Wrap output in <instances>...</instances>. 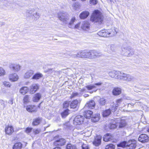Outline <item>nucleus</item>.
Wrapping results in <instances>:
<instances>
[{
    "instance_id": "obj_1",
    "label": "nucleus",
    "mask_w": 149,
    "mask_h": 149,
    "mask_svg": "<svg viewBox=\"0 0 149 149\" xmlns=\"http://www.w3.org/2000/svg\"><path fill=\"white\" fill-rule=\"evenodd\" d=\"M103 19V17L102 13L97 10L94 11L91 18V20L94 22L101 23Z\"/></svg>"
},
{
    "instance_id": "obj_2",
    "label": "nucleus",
    "mask_w": 149,
    "mask_h": 149,
    "mask_svg": "<svg viewBox=\"0 0 149 149\" xmlns=\"http://www.w3.org/2000/svg\"><path fill=\"white\" fill-rule=\"evenodd\" d=\"M93 112L92 111L88 110L84 112V115L86 118L89 119L91 118V120L93 122H95L98 121L99 119L100 115L99 114L93 115Z\"/></svg>"
},
{
    "instance_id": "obj_3",
    "label": "nucleus",
    "mask_w": 149,
    "mask_h": 149,
    "mask_svg": "<svg viewBox=\"0 0 149 149\" xmlns=\"http://www.w3.org/2000/svg\"><path fill=\"white\" fill-rule=\"evenodd\" d=\"M136 142L134 140H131L129 141L127 143L125 141H124L121 142L117 146L118 147L125 148L126 146L129 147L128 149H135L136 146Z\"/></svg>"
},
{
    "instance_id": "obj_4",
    "label": "nucleus",
    "mask_w": 149,
    "mask_h": 149,
    "mask_svg": "<svg viewBox=\"0 0 149 149\" xmlns=\"http://www.w3.org/2000/svg\"><path fill=\"white\" fill-rule=\"evenodd\" d=\"M133 49L130 47L124 45L122 47V54L125 56H130L134 54Z\"/></svg>"
},
{
    "instance_id": "obj_5",
    "label": "nucleus",
    "mask_w": 149,
    "mask_h": 149,
    "mask_svg": "<svg viewBox=\"0 0 149 149\" xmlns=\"http://www.w3.org/2000/svg\"><path fill=\"white\" fill-rule=\"evenodd\" d=\"M58 18L64 23H68L69 16L64 11L60 12L58 14Z\"/></svg>"
},
{
    "instance_id": "obj_6",
    "label": "nucleus",
    "mask_w": 149,
    "mask_h": 149,
    "mask_svg": "<svg viewBox=\"0 0 149 149\" xmlns=\"http://www.w3.org/2000/svg\"><path fill=\"white\" fill-rule=\"evenodd\" d=\"M133 78V77L131 75L121 72L120 80L129 81L132 80Z\"/></svg>"
},
{
    "instance_id": "obj_7",
    "label": "nucleus",
    "mask_w": 149,
    "mask_h": 149,
    "mask_svg": "<svg viewBox=\"0 0 149 149\" xmlns=\"http://www.w3.org/2000/svg\"><path fill=\"white\" fill-rule=\"evenodd\" d=\"M84 118L83 116L78 115L76 116L74 120V124L77 125L81 124L83 122Z\"/></svg>"
},
{
    "instance_id": "obj_8",
    "label": "nucleus",
    "mask_w": 149,
    "mask_h": 149,
    "mask_svg": "<svg viewBox=\"0 0 149 149\" xmlns=\"http://www.w3.org/2000/svg\"><path fill=\"white\" fill-rule=\"evenodd\" d=\"M121 72L120 71H113L109 72V75L111 77L120 79Z\"/></svg>"
},
{
    "instance_id": "obj_9",
    "label": "nucleus",
    "mask_w": 149,
    "mask_h": 149,
    "mask_svg": "<svg viewBox=\"0 0 149 149\" xmlns=\"http://www.w3.org/2000/svg\"><path fill=\"white\" fill-rule=\"evenodd\" d=\"M28 13L29 14L28 15L29 16H33L34 18V19L36 20L38 19L40 17V14L37 12H35V10L34 9H32L28 10Z\"/></svg>"
},
{
    "instance_id": "obj_10",
    "label": "nucleus",
    "mask_w": 149,
    "mask_h": 149,
    "mask_svg": "<svg viewBox=\"0 0 149 149\" xmlns=\"http://www.w3.org/2000/svg\"><path fill=\"white\" fill-rule=\"evenodd\" d=\"M55 139L54 144L55 146H62L64 145L66 142L65 140L62 138H58L57 139Z\"/></svg>"
},
{
    "instance_id": "obj_11",
    "label": "nucleus",
    "mask_w": 149,
    "mask_h": 149,
    "mask_svg": "<svg viewBox=\"0 0 149 149\" xmlns=\"http://www.w3.org/2000/svg\"><path fill=\"white\" fill-rule=\"evenodd\" d=\"M85 51H81L77 54H72L71 56L73 58H85Z\"/></svg>"
},
{
    "instance_id": "obj_12",
    "label": "nucleus",
    "mask_w": 149,
    "mask_h": 149,
    "mask_svg": "<svg viewBox=\"0 0 149 149\" xmlns=\"http://www.w3.org/2000/svg\"><path fill=\"white\" fill-rule=\"evenodd\" d=\"M149 139L148 135L145 134H141L138 138V141L143 143L148 142Z\"/></svg>"
},
{
    "instance_id": "obj_13",
    "label": "nucleus",
    "mask_w": 149,
    "mask_h": 149,
    "mask_svg": "<svg viewBox=\"0 0 149 149\" xmlns=\"http://www.w3.org/2000/svg\"><path fill=\"white\" fill-rule=\"evenodd\" d=\"M20 67L19 65L17 64L11 63L9 65V67L10 69L15 72L19 71L20 69Z\"/></svg>"
},
{
    "instance_id": "obj_14",
    "label": "nucleus",
    "mask_w": 149,
    "mask_h": 149,
    "mask_svg": "<svg viewBox=\"0 0 149 149\" xmlns=\"http://www.w3.org/2000/svg\"><path fill=\"white\" fill-rule=\"evenodd\" d=\"M39 88V86L38 84H33L30 86V92L31 94H33L37 91Z\"/></svg>"
},
{
    "instance_id": "obj_15",
    "label": "nucleus",
    "mask_w": 149,
    "mask_h": 149,
    "mask_svg": "<svg viewBox=\"0 0 149 149\" xmlns=\"http://www.w3.org/2000/svg\"><path fill=\"white\" fill-rule=\"evenodd\" d=\"M109 37H112L115 36L117 34V32L114 27H112L111 29L107 30Z\"/></svg>"
},
{
    "instance_id": "obj_16",
    "label": "nucleus",
    "mask_w": 149,
    "mask_h": 149,
    "mask_svg": "<svg viewBox=\"0 0 149 149\" xmlns=\"http://www.w3.org/2000/svg\"><path fill=\"white\" fill-rule=\"evenodd\" d=\"M101 139L102 137L100 136H97L93 142V144L96 146H98L101 143Z\"/></svg>"
},
{
    "instance_id": "obj_17",
    "label": "nucleus",
    "mask_w": 149,
    "mask_h": 149,
    "mask_svg": "<svg viewBox=\"0 0 149 149\" xmlns=\"http://www.w3.org/2000/svg\"><path fill=\"white\" fill-rule=\"evenodd\" d=\"M95 106V103L93 100H91L87 102L84 108H88L90 109H93L94 108Z\"/></svg>"
},
{
    "instance_id": "obj_18",
    "label": "nucleus",
    "mask_w": 149,
    "mask_h": 149,
    "mask_svg": "<svg viewBox=\"0 0 149 149\" xmlns=\"http://www.w3.org/2000/svg\"><path fill=\"white\" fill-rule=\"evenodd\" d=\"M81 27L83 30L88 31L90 28V24L87 21H85L82 22Z\"/></svg>"
},
{
    "instance_id": "obj_19",
    "label": "nucleus",
    "mask_w": 149,
    "mask_h": 149,
    "mask_svg": "<svg viewBox=\"0 0 149 149\" xmlns=\"http://www.w3.org/2000/svg\"><path fill=\"white\" fill-rule=\"evenodd\" d=\"M5 132L6 134L10 135L14 132L13 128L12 126L8 125L5 128Z\"/></svg>"
},
{
    "instance_id": "obj_20",
    "label": "nucleus",
    "mask_w": 149,
    "mask_h": 149,
    "mask_svg": "<svg viewBox=\"0 0 149 149\" xmlns=\"http://www.w3.org/2000/svg\"><path fill=\"white\" fill-rule=\"evenodd\" d=\"M9 80L11 81H15L19 79L18 75L16 73L12 74L9 76Z\"/></svg>"
},
{
    "instance_id": "obj_21",
    "label": "nucleus",
    "mask_w": 149,
    "mask_h": 149,
    "mask_svg": "<svg viewBox=\"0 0 149 149\" xmlns=\"http://www.w3.org/2000/svg\"><path fill=\"white\" fill-rule=\"evenodd\" d=\"M113 138V136L110 134H107L106 135H104L103 137V140L105 142L112 140Z\"/></svg>"
},
{
    "instance_id": "obj_22",
    "label": "nucleus",
    "mask_w": 149,
    "mask_h": 149,
    "mask_svg": "<svg viewBox=\"0 0 149 149\" xmlns=\"http://www.w3.org/2000/svg\"><path fill=\"white\" fill-rule=\"evenodd\" d=\"M107 33V30H102L99 31L98 33V35L100 36L103 37H109L108 34Z\"/></svg>"
},
{
    "instance_id": "obj_23",
    "label": "nucleus",
    "mask_w": 149,
    "mask_h": 149,
    "mask_svg": "<svg viewBox=\"0 0 149 149\" xmlns=\"http://www.w3.org/2000/svg\"><path fill=\"white\" fill-rule=\"evenodd\" d=\"M118 123H117L119 127H123L125 126L126 125V123L125 120L121 119H119L118 120Z\"/></svg>"
},
{
    "instance_id": "obj_24",
    "label": "nucleus",
    "mask_w": 149,
    "mask_h": 149,
    "mask_svg": "<svg viewBox=\"0 0 149 149\" xmlns=\"http://www.w3.org/2000/svg\"><path fill=\"white\" fill-rule=\"evenodd\" d=\"M34 74V71L30 70L24 74V77L25 78L29 79Z\"/></svg>"
},
{
    "instance_id": "obj_25",
    "label": "nucleus",
    "mask_w": 149,
    "mask_h": 149,
    "mask_svg": "<svg viewBox=\"0 0 149 149\" xmlns=\"http://www.w3.org/2000/svg\"><path fill=\"white\" fill-rule=\"evenodd\" d=\"M89 14V13L88 11H85L80 14L79 17L81 19H84L87 17Z\"/></svg>"
},
{
    "instance_id": "obj_26",
    "label": "nucleus",
    "mask_w": 149,
    "mask_h": 149,
    "mask_svg": "<svg viewBox=\"0 0 149 149\" xmlns=\"http://www.w3.org/2000/svg\"><path fill=\"white\" fill-rule=\"evenodd\" d=\"M43 76L42 74L40 73H37L33 75L31 79L35 80H38L42 78Z\"/></svg>"
},
{
    "instance_id": "obj_27",
    "label": "nucleus",
    "mask_w": 149,
    "mask_h": 149,
    "mask_svg": "<svg viewBox=\"0 0 149 149\" xmlns=\"http://www.w3.org/2000/svg\"><path fill=\"white\" fill-rule=\"evenodd\" d=\"M112 92L113 95H118L121 93V89L118 88H115L113 90Z\"/></svg>"
},
{
    "instance_id": "obj_28",
    "label": "nucleus",
    "mask_w": 149,
    "mask_h": 149,
    "mask_svg": "<svg viewBox=\"0 0 149 149\" xmlns=\"http://www.w3.org/2000/svg\"><path fill=\"white\" fill-rule=\"evenodd\" d=\"M26 109L29 112H33L36 110V107L33 105H28L26 107Z\"/></svg>"
},
{
    "instance_id": "obj_29",
    "label": "nucleus",
    "mask_w": 149,
    "mask_h": 149,
    "mask_svg": "<svg viewBox=\"0 0 149 149\" xmlns=\"http://www.w3.org/2000/svg\"><path fill=\"white\" fill-rule=\"evenodd\" d=\"M78 104V101L77 100L73 101L71 103L70 107L71 108L76 109Z\"/></svg>"
},
{
    "instance_id": "obj_30",
    "label": "nucleus",
    "mask_w": 149,
    "mask_h": 149,
    "mask_svg": "<svg viewBox=\"0 0 149 149\" xmlns=\"http://www.w3.org/2000/svg\"><path fill=\"white\" fill-rule=\"evenodd\" d=\"M111 113V110L109 109L104 111L102 113V115L104 117H107Z\"/></svg>"
},
{
    "instance_id": "obj_31",
    "label": "nucleus",
    "mask_w": 149,
    "mask_h": 149,
    "mask_svg": "<svg viewBox=\"0 0 149 149\" xmlns=\"http://www.w3.org/2000/svg\"><path fill=\"white\" fill-rule=\"evenodd\" d=\"M41 97V95L39 93H37L34 95L33 100L34 102H38Z\"/></svg>"
},
{
    "instance_id": "obj_32",
    "label": "nucleus",
    "mask_w": 149,
    "mask_h": 149,
    "mask_svg": "<svg viewBox=\"0 0 149 149\" xmlns=\"http://www.w3.org/2000/svg\"><path fill=\"white\" fill-rule=\"evenodd\" d=\"M29 88L27 87H23L20 90V93L22 94H25L28 91Z\"/></svg>"
},
{
    "instance_id": "obj_33",
    "label": "nucleus",
    "mask_w": 149,
    "mask_h": 149,
    "mask_svg": "<svg viewBox=\"0 0 149 149\" xmlns=\"http://www.w3.org/2000/svg\"><path fill=\"white\" fill-rule=\"evenodd\" d=\"M7 105L6 103L2 100H0V109L3 110L6 107Z\"/></svg>"
},
{
    "instance_id": "obj_34",
    "label": "nucleus",
    "mask_w": 149,
    "mask_h": 149,
    "mask_svg": "<svg viewBox=\"0 0 149 149\" xmlns=\"http://www.w3.org/2000/svg\"><path fill=\"white\" fill-rule=\"evenodd\" d=\"M22 144L20 143H15L13 147V149H21L22 147Z\"/></svg>"
},
{
    "instance_id": "obj_35",
    "label": "nucleus",
    "mask_w": 149,
    "mask_h": 149,
    "mask_svg": "<svg viewBox=\"0 0 149 149\" xmlns=\"http://www.w3.org/2000/svg\"><path fill=\"white\" fill-rule=\"evenodd\" d=\"M75 21V18L73 17L71 19L70 22L68 24V27L70 28H73L74 25V23Z\"/></svg>"
},
{
    "instance_id": "obj_36",
    "label": "nucleus",
    "mask_w": 149,
    "mask_h": 149,
    "mask_svg": "<svg viewBox=\"0 0 149 149\" xmlns=\"http://www.w3.org/2000/svg\"><path fill=\"white\" fill-rule=\"evenodd\" d=\"M41 121V120L40 118H37L34 120L32 124L33 125H37L40 123Z\"/></svg>"
},
{
    "instance_id": "obj_37",
    "label": "nucleus",
    "mask_w": 149,
    "mask_h": 149,
    "mask_svg": "<svg viewBox=\"0 0 149 149\" xmlns=\"http://www.w3.org/2000/svg\"><path fill=\"white\" fill-rule=\"evenodd\" d=\"M66 149H77L75 145L71 143L68 144L66 146Z\"/></svg>"
},
{
    "instance_id": "obj_38",
    "label": "nucleus",
    "mask_w": 149,
    "mask_h": 149,
    "mask_svg": "<svg viewBox=\"0 0 149 149\" xmlns=\"http://www.w3.org/2000/svg\"><path fill=\"white\" fill-rule=\"evenodd\" d=\"M81 95L82 94L81 93L74 92L72 94L70 97L71 98H72L76 97H80Z\"/></svg>"
},
{
    "instance_id": "obj_39",
    "label": "nucleus",
    "mask_w": 149,
    "mask_h": 149,
    "mask_svg": "<svg viewBox=\"0 0 149 149\" xmlns=\"http://www.w3.org/2000/svg\"><path fill=\"white\" fill-rule=\"evenodd\" d=\"M107 102V100L104 98H101L99 101V103L102 105H104Z\"/></svg>"
},
{
    "instance_id": "obj_40",
    "label": "nucleus",
    "mask_w": 149,
    "mask_h": 149,
    "mask_svg": "<svg viewBox=\"0 0 149 149\" xmlns=\"http://www.w3.org/2000/svg\"><path fill=\"white\" fill-rule=\"evenodd\" d=\"M68 110L67 109L61 113V115L63 118H65L68 115Z\"/></svg>"
},
{
    "instance_id": "obj_41",
    "label": "nucleus",
    "mask_w": 149,
    "mask_h": 149,
    "mask_svg": "<svg viewBox=\"0 0 149 149\" xmlns=\"http://www.w3.org/2000/svg\"><path fill=\"white\" fill-rule=\"evenodd\" d=\"M94 55L95 58L102 56V54L100 52L94 50Z\"/></svg>"
},
{
    "instance_id": "obj_42",
    "label": "nucleus",
    "mask_w": 149,
    "mask_h": 149,
    "mask_svg": "<svg viewBox=\"0 0 149 149\" xmlns=\"http://www.w3.org/2000/svg\"><path fill=\"white\" fill-rule=\"evenodd\" d=\"M86 88L88 90H91L96 88V86L94 84H90L86 86Z\"/></svg>"
},
{
    "instance_id": "obj_43",
    "label": "nucleus",
    "mask_w": 149,
    "mask_h": 149,
    "mask_svg": "<svg viewBox=\"0 0 149 149\" xmlns=\"http://www.w3.org/2000/svg\"><path fill=\"white\" fill-rule=\"evenodd\" d=\"M90 59H93L95 58V56L94 55V50H93L90 51Z\"/></svg>"
},
{
    "instance_id": "obj_44",
    "label": "nucleus",
    "mask_w": 149,
    "mask_h": 149,
    "mask_svg": "<svg viewBox=\"0 0 149 149\" xmlns=\"http://www.w3.org/2000/svg\"><path fill=\"white\" fill-rule=\"evenodd\" d=\"M115 146L112 144L107 145L105 147V149H113Z\"/></svg>"
},
{
    "instance_id": "obj_45",
    "label": "nucleus",
    "mask_w": 149,
    "mask_h": 149,
    "mask_svg": "<svg viewBox=\"0 0 149 149\" xmlns=\"http://www.w3.org/2000/svg\"><path fill=\"white\" fill-rule=\"evenodd\" d=\"M23 101L24 103L25 104L29 102V97L28 95H26L24 98Z\"/></svg>"
},
{
    "instance_id": "obj_46",
    "label": "nucleus",
    "mask_w": 149,
    "mask_h": 149,
    "mask_svg": "<svg viewBox=\"0 0 149 149\" xmlns=\"http://www.w3.org/2000/svg\"><path fill=\"white\" fill-rule=\"evenodd\" d=\"M5 74V70L2 68L0 67V76L3 75Z\"/></svg>"
},
{
    "instance_id": "obj_47",
    "label": "nucleus",
    "mask_w": 149,
    "mask_h": 149,
    "mask_svg": "<svg viewBox=\"0 0 149 149\" xmlns=\"http://www.w3.org/2000/svg\"><path fill=\"white\" fill-rule=\"evenodd\" d=\"M32 130V128L30 127H28L26 128L25 132L27 134H29L31 132Z\"/></svg>"
},
{
    "instance_id": "obj_48",
    "label": "nucleus",
    "mask_w": 149,
    "mask_h": 149,
    "mask_svg": "<svg viewBox=\"0 0 149 149\" xmlns=\"http://www.w3.org/2000/svg\"><path fill=\"white\" fill-rule=\"evenodd\" d=\"M90 3L91 4L95 5L96 4L97 2V0H90Z\"/></svg>"
},
{
    "instance_id": "obj_49",
    "label": "nucleus",
    "mask_w": 149,
    "mask_h": 149,
    "mask_svg": "<svg viewBox=\"0 0 149 149\" xmlns=\"http://www.w3.org/2000/svg\"><path fill=\"white\" fill-rule=\"evenodd\" d=\"M118 125L117 124V125L113 124H111L109 127L110 129H113L116 128L117 126H118Z\"/></svg>"
},
{
    "instance_id": "obj_50",
    "label": "nucleus",
    "mask_w": 149,
    "mask_h": 149,
    "mask_svg": "<svg viewBox=\"0 0 149 149\" xmlns=\"http://www.w3.org/2000/svg\"><path fill=\"white\" fill-rule=\"evenodd\" d=\"M119 105V104L116 103L115 105L113 106L112 107V111L113 112L115 111L117 109V108L118 107Z\"/></svg>"
},
{
    "instance_id": "obj_51",
    "label": "nucleus",
    "mask_w": 149,
    "mask_h": 149,
    "mask_svg": "<svg viewBox=\"0 0 149 149\" xmlns=\"http://www.w3.org/2000/svg\"><path fill=\"white\" fill-rule=\"evenodd\" d=\"M90 52H88L85 51V58L90 59Z\"/></svg>"
},
{
    "instance_id": "obj_52",
    "label": "nucleus",
    "mask_w": 149,
    "mask_h": 149,
    "mask_svg": "<svg viewBox=\"0 0 149 149\" xmlns=\"http://www.w3.org/2000/svg\"><path fill=\"white\" fill-rule=\"evenodd\" d=\"M110 48L111 50L113 51H115L116 49V46L114 45H111Z\"/></svg>"
},
{
    "instance_id": "obj_53",
    "label": "nucleus",
    "mask_w": 149,
    "mask_h": 149,
    "mask_svg": "<svg viewBox=\"0 0 149 149\" xmlns=\"http://www.w3.org/2000/svg\"><path fill=\"white\" fill-rule=\"evenodd\" d=\"M70 104L68 102H65L63 104V107L66 108L68 107Z\"/></svg>"
},
{
    "instance_id": "obj_54",
    "label": "nucleus",
    "mask_w": 149,
    "mask_h": 149,
    "mask_svg": "<svg viewBox=\"0 0 149 149\" xmlns=\"http://www.w3.org/2000/svg\"><path fill=\"white\" fill-rule=\"evenodd\" d=\"M82 149H89V147L87 144H84L82 146Z\"/></svg>"
},
{
    "instance_id": "obj_55",
    "label": "nucleus",
    "mask_w": 149,
    "mask_h": 149,
    "mask_svg": "<svg viewBox=\"0 0 149 149\" xmlns=\"http://www.w3.org/2000/svg\"><path fill=\"white\" fill-rule=\"evenodd\" d=\"M3 84L5 86L7 87H10V83L8 82L4 81L3 83Z\"/></svg>"
},
{
    "instance_id": "obj_56",
    "label": "nucleus",
    "mask_w": 149,
    "mask_h": 149,
    "mask_svg": "<svg viewBox=\"0 0 149 149\" xmlns=\"http://www.w3.org/2000/svg\"><path fill=\"white\" fill-rule=\"evenodd\" d=\"M80 24V23H79L75 25L74 26V25L73 28H72L74 29H79V27Z\"/></svg>"
},
{
    "instance_id": "obj_57",
    "label": "nucleus",
    "mask_w": 149,
    "mask_h": 149,
    "mask_svg": "<svg viewBox=\"0 0 149 149\" xmlns=\"http://www.w3.org/2000/svg\"><path fill=\"white\" fill-rule=\"evenodd\" d=\"M14 99L13 98L10 99L8 101V103L11 105H13V104Z\"/></svg>"
},
{
    "instance_id": "obj_58",
    "label": "nucleus",
    "mask_w": 149,
    "mask_h": 149,
    "mask_svg": "<svg viewBox=\"0 0 149 149\" xmlns=\"http://www.w3.org/2000/svg\"><path fill=\"white\" fill-rule=\"evenodd\" d=\"M79 91L80 92V93H81L82 94V93L84 92H85L86 89L85 88H80L79 89Z\"/></svg>"
},
{
    "instance_id": "obj_59",
    "label": "nucleus",
    "mask_w": 149,
    "mask_h": 149,
    "mask_svg": "<svg viewBox=\"0 0 149 149\" xmlns=\"http://www.w3.org/2000/svg\"><path fill=\"white\" fill-rule=\"evenodd\" d=\"M122 100H123L122 99H118L116 101V103L117 104H119V105L122 102Z\"/></svg>"
},
{
    "instance_id": "obj_60",
    "label": "nucleus",
    "mask_w": 149,
    "mask_h": 149,
    "mask_svg": "<svg viewBox=\"0 0 149 149\" xmlns=\"http://www.w3.org/2000/svg\"><path fill=\"white\" fill-rule=\"evenodd\" d=\"M102 84V83L101 82H99L97 83H95V84H94V85L95 86H100Z\"/></svg>"
},
{
    "instance_id": "obj_61",
    "label": "nucleus",
    "mask_w": 149,
    "mask_h": 149,
    "mask_svg": "<svg viewBox=\"0 0 149 149\" xmlns=\"http://www.w3.org/2000/svg\"><path fill=\"white\" fill-rule=\"evenodd\" d=\"M40 132V130H36L34 131L35 133L36 134Z\"/></svg>"
},
{
    "instance_id": "obj_62",
    "label": "nucleus",
    "mask_w": 149,
    "mask_h": 149,
    "mask_svg": "<svg viewBox=\"0 0 149 149\" xmlns=\"http://www.w3.org/2000/svg\"><path fill=\"white\" fill-rule=\"evenodd\" d=\"M88 95L87 94H85L84 95V96L85 97H87L88 96Z\"/></svg>"
},
{
    "instance_id": "obj_63",
    "label": "nucleus",
    "mask_w": 149,
    "mask_h": 149,
    "mask_svg": "<svg viewBox=\"0 0 149 149\" xmlns=\"http://www.w3.org/2000/svg\"><path fill=\"white\" fill-rule=\"evenodd\" d=\"M53 149H61V148L59 147H56L55 148Z\"/></svg>"
},
{
    "instance_id": "obj_64",
    "label": "nucleus",
    "mask_w": 149,
    "mask_h": 149,
    "mask_svg": "<svg viewBox=\"0 0 149 149\" xmlns=\"http://www.w3.org/2000/svg\"><path fill=\"white\" fill-rule=\"evenodd\" d=\"M52 70V69H49L48 70V71H47V72H49V70Z\"/></svg>"
}]
</instances>
